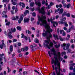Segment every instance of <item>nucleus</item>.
Masks as SVG:
<instances>
[{
	"label": "nucleus",
	"instance_id": "1",
	"mask_svg": "<svg viewBox=\"0 0 75 75\" xmlns=\"http://www.w3.org/2000/svg\"><path fill=\"white\" fill-rule=\"evenodd\" d=\"M44 23V22H42L40 24V25H43V26L45 27L46 30V32L44 30H43L44 33H42V35L43 37H45L46 35L48 34L49 36L47 37V39L48 40L45 41V42H44L43 45H44L45 47H47L48 49H50L51 47H52V45H53V43L52 42H51L50 44H49V42L50 41V38H52V35L50 33H51L52 32V30L50 28V27L49 26V25H47L46 23Z\"/></svg>",
	"mask_w": 75,
	"mask_h": 75
},
{
	"label": "nucleus",
	"instance_id": "2",
	"mask_svg": "<svg viewBox=\"0 0 75 75\" xmlns=\"http://www.w3.org/2000/svg\"><path fill=\"white\" fill-rule=\"evenodd\" d=\"M53 52H54V59L53 58L52 59L51 64H54V65H55V71L57 75H63L61 74L60 73V71L62 72V69H60V67H61V62L57 58L58 55L55 54V51H53Z\"/></svg>",
	"mask_w": 75,
	"mask_h": 75
},
{
	"label": "nucleus",
	"instance_id": "3",
	"mask_svg": "<svg viewBox=\"0 0 75 75\" xmlns=\"http://www.w3.org/2000/svg\"><path fill=\"white\" fill-rule=\"evenodd\" d=\"M36 0H35V3L37 6H38V7L37 8V10H38L39 12L40 13H41L42 14H45V11H44V8H45V7L43 6L41 8V10L40 9V7L41 6V4L40 1H36Z\"/></svg>",
	"mask_w": 75,
	"mask_h": 75
},
{
	"label": "nucleus",
	"instance_id": "4",
	"mask_svg": "<svg viewBox=\"0 0 75 75\" xmlns=\"http://www.w3.org/2000/svg\"><path fill=\"white\" fill-rule=\"evenodd\" d=\"M38 20L39 21H38L37 22L38 24H40V21H41V23H40V25H43V26H44V25H41V24L43 22H44L43 24L46 23V24L47 25H48L47 24V21L45 20V19H46V16H43V15H42L41 16H38Z\"/></svg>",
	"mask_w": 75,
	"mask_h": 75
},
{
	"label": "nucleus",
	"instance_id": "5",
	"mask_svg": "<svg viewBox=\"0 0 75 75\" xmlns=\"http://www.w3.org/2000/svg\"><path fill=\"white\" fill-rule=\"evenodd\" d=\"M51 52H50V51H48V54L50 57H51V55H52V54H53L52 53V52H53L54 55V52H53V51H55V52L56 54L57 55V59L58 56V59L59 60V61H62V59H62V57H61V53H60V52H58V54H56L55 50V49H54V47H53L52 49L51 50Z\"/></svg>",
	"mask_w": 75,
	"mask_h": 75
},
{
	"label": "nucleus",
	"instance_id": "6",
	"mask_svg": "<svg viewBox=\"0 0 75 75\" xmlns=\"http://www.w3.org/2000/svg\"><path fill=\"white\" fill-rule=\"evenodd\" d=\"M70 45V44L69 43H68L67 44V46L66 47V49H65V46H66V44L65 43H63L61 45V46L62 47H63V49L65 51L68 50L69 48V47Z\"/></svg>",
	"mask_w": 75,
	"mask_h": 75
},
{
	"label": "nucleus",
	"instance_id": "7",
	"mask_svg": "<svg viewBox=\"0 0 75 75\" xmlns=\"http://www.w3.org/2000/svg\"><path fill=\"white\" fill-rule=\"evenodd\" d=\"M55 20V18H50V22H51V23L53 25V27H56V26L55 25V21H54V20Z\"/></svg>",
	"mask_w": 75,
	"mask_h": 75
},
{
	"label": "nucleus",
	"instance_id": "8",
	"mask_svg": "<svg viewBox=\"0 0 75 75\" xmlns=\"http://www.w3.org/2000/svg\"><path fill=\"white\" fill-rule=\"evenodd\" d=\"M59 24H64L65 25V27H68V25L67 23V22H63L62 21H60L59 22Z\"/></svg>",
	"mask_w": 75,
	"mask_h": 75
},
{
	"label": "nucleus",
	"instance_id": "9",
	"mask_svg": "<svg viewBox=\"0 0 75 75\" xmlns=\"http://www.w3.org/2000/svg\"><path fill=\"white\" fill-rule=\"evenodd\" d=\"M4 41L3 40L1 41L2 44L0 45V48L1 49H3L4 46H5V44L4 43Z\"/></svg>",
	"mask_w": 75,
	"mask_h": 75
},
{
	"label": "nucleus",
	"instance_id": "10",
	"mask_svg": "<svg viewBox=\"0 0 75 75\" xmlns=\"http://www.w3.org/2000/svg\"><path fill=\"white\" fill-rule=\"evenodd\" d=\"M19 18V17L18 16H13L12 17V19L13 20H18Z\"/></svg>",
	"mask_w": 75,
	"mask_h": 75
},
{
	"label": "nucleus",
	"instance_id": "11",
	"mask_svg": "<svg viewBox=\"0 0 75 75\" xmlns=\"http://www.w3.org/2000/svg\"><path fill=\"white\" fill-rule=\"evenodd\" d=\"M62 16H66L67 17H70V13H68L67 14V12H64L63 13Z\"/></svg>",
	"mask_w": 75,
	"mask_h": 75
},
{
	"label": "nucleus",
	"instance_id": "12",
	"mask_svg": "<svg viewBox=\"0 0 75 75\" xmlns=\"http://www.w3.org/2000/svg\"><path fill=\"white\" fill-rule=\"evenodd\" d=\"M74 26L73 25H72L71 28H69L68 30L67 31V33H70L71 32V30L72 29H74Z\"/></svg>",
	"mask_w": 75,
	"mask_h": 75
},
{
	"label": "nucleus",
	"instance_id": "13",
	"mask_svg": "<svg viewBox=\"0 0 75 75\" xmlns=\"http://www.w3.org/2000/svg\"><path fill=\"white\" fill-rule=\"evenodd\" d=\"M75 63H73V64H70L69 66V69L71 70H72L73 69V67H74V66L75 65Z\"/></svg>",
	"mask_w": 75,
	"mask_h": 75
},
{
	"label": "nucleus",
	"instance_id": "14",
	"mask_svg": "<svg viewBox=\"0 0 75 75\" xmlns=\"http://www.w3.org/2000/svg\"><path fill=\"white\" fill-rule=\"evenodd\" d=\"M28 50V47H25L24 48H23L21 49L22 51H27Z\"/></svg>",
	"mask_w": 75,
	"mask_h": 75
},
{
	"label": "nucleus",
	"instance_id": "15",
	"mask_svg": "<svg viewBox=\"0 0 75 75\" xmlns=\"http://www.w3.org/2000/svg\"><path fill=\"white\" fill-rule=\"evenodd\" d=\"M29 21V18H25L24 20V22L25 23H28Z\"/></svg>",
	"mask_w": 75,
	"mask_h": 75
},
{
	"label": "nucleus",
	"instance_id": "16",
	"mask_svg": "<svg viewBox=\"0 0 75 75\" xmlns=\"http://www.w3.org/2000/svg\"><path fill=\"white\" fill-rule=\"evenodd\" d=\"M69 75H75V68L73 69V72L70 73Z\"/></svg>",
	"mask_w": 75,
	"mask_h": 75
},
{
	"label": "nucleus",
	"instance_id": "17",
	"mask_svg": "<svg viewBox=\"0 0 75 75\" xmlns=\"http://www.w3.org/2000/svg\"><path fill=\"white\" fill-rule=\"evenodd\" d=\"M53 37H54L55 40H58V35H57L53 34Z\"/></svg>",
	"mask_w": 75,
	"mask_h": 75
},
{
	"label": "nucleus",
	"instance_id": "18",
	"mask_svg": "<svg viewBox=\"0 0 75 75\" xmlns=\"http://www.w3.org/2000/svg\"><path fill=\"white\" fill-rule=\"evenodd\" d=\"M21 38H25V40H26V41H27V40L28 38H27V37L26 36H24V34H23V33H22L21 34Z\"/></svg>",
	"mask_w": 75,
	"mask_h": 75
},
{
	"label": "nucleus",
	"instance_id": "19",
	"mask_svg": "<svg viewBox=\"0 0 75 75\" xmlns=\"http://www.w3.org/2000/svg\"><path fill=\"white\" fill-rule=\"evenodd\" d=\"M11 32H9V33L8 34V36L11 39L13 38V36H12V35H11Z\"/></svg>",
	"mask_w": 75,
	"mask_h": 75
},
{
	"label": "nucleus",
	"instance_id": "20",
	"mask_svg": "<svg viewBox=\"0 0 75 75\" xmlns=\"http://www.w3.org/2000/svg\"><path fill=\"white\" fill-rule=\"evenodd\" d=\"M19 4L20 6H22L23 8H24L25 7V4L23 2H20Z\"/></svg>",
	"mask_w": 75,
	"mask_h": 75
},
{
	"label": "nucleus",
	"instance_id": "21",
	"mask_svg": "<svg viewBox=\"0 0 75 75\" xmlns=\"http://www.w3.org/2000/svg\"><path fill=\"white\" fill-rule=\"evenodd\" d=\"M17 1V0H11V2H12L13 5H16L17 3L14 2Z\"/></svg>",
	"mask_w": 75,
	"mask_h": 75
},
{
	"label": "nucleus",
	"instance_id": "22",
	"mask_svg": "<svg viewBox=\"0 0 75 75\" xmlns=\"http://www.w3.org/2000/svg\"><path fill=\"white\" fill-rule=\"evenodd\" d=\"M59 39L61 41H63L65 40V38H62L61 36L59 37Z\"/></svg>",
	"mask_w": 75,
	"mask_h": 75
},
{
	"label": "nucleus",
	"instance_id": "23",
	"mask_svg": "<svg viewBox=\"0 0 75 75\" xmlns=\"http://www.w3.org/2000/svg\"><path fill=\"white\" fill-rule=\"evenodd\" d=\"M64 10L62 8H61L60 10H59V14H62V13H63V11Z\"/></svg>",
	"mask_w": 75,
	"mask_h": 75
},
{
	"label": "nucleus",
	"instance_id": "24",
	"mask_svg": "<svg viewBox=\"0 0 75 75\" xmlns=\"http://www.w3.org/2000/svg\"><path fill=\"white\" fill-rule=\"evenodd\" d=\"M71 7V4H68L67 5V8H69V7Z\"/></svg>",
	"mask_w": 75,
	"mask_h": 75
},
{
	"label": "nucleus",
	"instance_id": "25",
	"mask_svg": "<svg viewBox=\"0 0 75 75\" xmlns=\"http://www.w3.org/2000/svg\"><path fill=\"white\" fill-rule=\"evenodd\" d=\"M29 13V11L28 10H26L25 11V12L24 13V16H26L27 15V14H28Z\"/></svg>",
	"mask_w": 75,
	"mask_h": 75
},
{
	"label": "nucleus",
	"instance_id": "26",
	"mask_svg": "<svg viewBox=\"0 0 75 75\" xmlns=\"http://www.w3.org/2000/svg\"><path fill=\"white\" fill-rule=\"evenodd\" d=\"M3 55H4V54H0V62L2 61L3 58H2V56H3Z\"/></svg>",
	"mask_w": 75,
	"mask_h": 75
},
{
	"label": "nucleus",
	"instance_id": "27",
	"mask_svg": "<svg viewBox=\"0 0 75 75\" xmlns=\"http://www.w3.org/2000/svg\"><path fill=\"white\" fill-rule=\"evenodd\" d=\"M4 9L6 10V11H4L2 13L3 14H6L7 13V7H6L4 8Z\"/></svg>",
	"mask_w": 75,
	"mask_h": 75
},
{
	"label": "nucleus",
	"instance_id": "28",
	"mask_svg": "<svg viewBox=\"0 0 75 75\" xmlns=\"http://www.w3.org/2000/svg\"><path fill=\"white\" fill-rule=\"evenodd\" d=\"M59 10H60V9L58 8L57 10H55V13L56 14H58L59 13Z\"/></svg>",
	"mask_w": 75,
	"mask_h": 75
},
{
	"label": "nucleus",
	"instance_id": "29",
	"mask_svg": "<svg viewBox=\"0 0 75 75\" xmlns=\"http://www.w3.org/2000/svg\"><path fill=\"white\" fill-rule=\"evenodd\" d=\"M23 16H24V15H21L20 18L19 19V20H21V21H23Z\"/></svg>",
	"mask_w": 75,
	"mask_h": 75
},
{
	"label": "nucleus",
	"instance_id": "30",
	"mask_svg": "<svg viewBox=\"0 0 75 75\" xmlns=\"http://www.w3.org/2000/svg\"><path fill=\"white\" fill-rule=\"evenodd\" d=\"M13 45H11L10 46V50L11 52H12V51H13Z\"/></svg>",
	"mask_w": 75,
	"mask_h": 75
},
{
	"label": "nucleus",
	"instance_id": "31",
	"mask_svg": "<svg viewBox=\"0 0 75 75\" xmlns=\"http://www.w3.org/2000/svg\"><path fill=\"white\" fill-rule=\"evenodd\" d=\"M11 32H14L16 31V28H14L13 29L11 28Z\"/></svg>",
	"mask_w": 75,
	"mask_h": 75
},
{
	"label": "nucleus",
	"instance_id": "32",
	"mask_svg": "<svg viewBox=\"0 0 75 75\" xmlns=\"http://www.w3.org/2000/svg\"><path fill=\"white\" fill-rule=\"evenodd\" d=\"M55 46L56 48H59V47H60V45L59 44L56 45Z\"/></svg>",
	"mask_w": 75,
	"mask_h": 75
},
{
	"label": "nucleus",
	"instance_id": "33",
	"mask_svg": "<svg viewBox=\"0 0 75 75\" xmlns=\"http://www.w3.org/2000/svg\"><path fill=\"white\" fill-rule=\"evenodd\" d=\"M30 6L31 7H33L34 6V2H32L30 3Z\"/></svg>",
	"mask_w": 75,
	"mask_h": 75
},
{
	"label": "nucleus",
	"instance_id": "34",
	"mask_svg": "<svg viewBox=\"0 0 75 75\" xmlns=\"http://www.w3.org/2000/svg\"><path fill=\"white\" fill-rule=\"evenodd\" d=\"M39 41L37 39H35L34 40V42H35L36 43H38Z\"/></svg>",
	"mask_w": 75,
	"mask_h": 75
},
{
	"label": "nucleus",
	"instance_id": "35",
	"mask_svg": "<svg viewBox=\"0 0 75 75\" xmlns=\"http://www.w3.org/2000/svg\"><path fill=\"white\" fill-rule=\"evenodd\" d=\"M62 31L63 32V34H62V35L63 36H65L66 34H65V32L64 30H62Z\"/></svg>",
	"mask_w": 75,
	"mask_h": 75
},
{
	"label": "nucleus",
	"instance_id": "36",
	"mask_svg": "<svg viewBox=\"0 0 75 75\" xmlns=\"http://www.w3.org/2000/svg\"><path fill=\"white\" fill-rule=\"evenodd\" d=\"M68 51L67 52V53H71V50L68 48Z\"/></svg>",
	"mask_w": 75,
	"mask_h": 75
},
{
	"label": "nucleus",
	"instance_id": "37",
	"mask_svg": "<svg viewBox=\"0 0 75 75\" xmlns=\"http://www.w3.org/2000/svg\"><path fill=\"white\" fill-rule=\"evenodd\" d=\"M26 33L27 34L28 33V34H31V32H30V31H29V30H26Z\"/></svg>",
	"mask_w": 75,
	"mask_h": 75
},
{
	"label": "nucleus",
	"instance_id": "38",
	"mask_svg": "<svg viewBox=\"0 0 75 75\" xmlns=\"http://www.w3.org/2000/svg\"><path fill=\"white\" fill-rule=\"evenodd\" d=\"M30 10L31 11H34L35 10L34 8H30Z\"/></svg>",
	"mask_w": 75,
	"mask_h": 75
},
{
	"label": "nucleus",
	"instance_id": "39",
	"mask_svg": "<svg viewBox=\"0 0 75 75\" xmlns=\"http://www.w3.org/2000/svg\"><path fill=\"white\" fill-rule=\"evenodd\" d=\"M10 1V0H3L2 2L4 3V2H8Z\"/></svg>",
	"mask_w": 75,
	"mask_h": 75
},
{
	"label": "nucleus",
	"instance_id": "40",
	"mask_svg": "<svg viewBox=\"0 0 75 75\" xmlns=\"http://www.w3.org/2000/svg\"><path fill=\"white\" fill-rule=\"evenodd\" d=\"M17 29L18 30H19V31H21V27L19 26H18L17 28Z\"/></svg>",
	"mask_w": 75,
	"mask_h": 75
},
{
	"label": "nucleus",
	"instance_id": "41",
	"mask_svg": "<svg viewBox=\"0 0 75 75\" xmlns=\"http://www.w3.org/2000/svg\"><path fill=\"white\" fill-rule=\"evenodd\" d=\"M71 48L72 49H74L75 48V46L74 44H72L71 45Z\"/></svg>",
	"mask_w": 75,
	"mask_h": 75
},
{
	"label": "nucleus",
	"instance_id": "42",
	"mask_svg": "<svg viewBox=\"0 0 75 75\" xmlns=\"http://www.w3.org/2000/svg\"><path fill=\"white\" fill-rule=\"evenodd\" d=\"M32 16H34V17L36 16V13H35V12H33L32 13Z\"/></svg>",
	"mask_w": 75,
	"mask_h": 75
},
{
	"label": "nucleus",
	"instance_id": "43",
	"mask_svg": "<svg viewBox=\"0 0 75 75\" xmlns=\"http://www.w3.org/2000/svg\"><path fill=\"white\" fill-rule=\"evenodd\" d=\"M37 47V45H35V46H33V45H32L30 46V47L31 48H33V47Z\"/></svg>",
	"mask_w": 75,
	"mask_h": 75
},
{
	"label": "nucleus",
	"instance_id": "44",
	"mask_svg": "<svg viewBox=\"0 0 75 75\" xmlns=\"http://www.w3.org/2000/svg\"><path fill=\"white\" fill-rule=\"evenodd\" d=\"M10 22H8L6 24V25H10Z\"/></svg>",
	"mask_w": 75,
	"mask_h": 75
},
{
	"label": "nucleus",
	"instance_id": "45",
	"mask_svg": "<svg viewBox=\"0 0 75 75\" xmlns=\"http://www.w3.org/2000/svg\"><path fill=\"white\" fill-rule=\"evenodd\" d=\"M65 20H66V18H63L62 19V21H62V22H63V21H65Z\"/></svg>",
	"mask_w": 75,
	"mask_h": 75
},
{
	"label": "nucleus",
	"instance_id": "46",
	"mask_svg": "<svg viewBox=\"0 0 75 75\" xmlns=\"http://www.w3.org/2000/svg\"><path fill=\"white\" fill-rule=\"evenodd\" d=\"M7 69L8 70V72H10V71H11L9 67H8L7 68Z\"/></svg>",
	"mask_w": 75,
	"mask_h": 75
},
{
	"label": "nucleus",
	"instance_id": "47",
	"mask_svg": "<svg viewBox=\"0 0 75 75\" xmlns=\"http://www.w3.org/2000/svg\"><path fill=\"white\" fill-rule=\"evenodd\" d=\"M63 6L64 8H67V5H66L65 4H63Z\"/></svg>",
	"mask_w": 75,
	"mask_h": 75
},
{
	"label": "nucleus",
	"instance_id": "48",
	"mask_svg": "<svg viewBox=\"0 0 75 75\" xmlns=\"http://www.w3.org/2000/svg\"><path fill=\"white\" fill-rule=\"evenodd\" d=\"M17 40L16 39H13V42H16L17 41Z\"/></svg>",
	"mask_w": 75,
	"mask_h": 75
},
{
	"label": "nucleus",
	"instance_id": "49",
	"mask_svg": "<svg viewBox=\"0 0 75 75\" xmlns=\"http://www.w3.org/2000/svg\"><path fill=\"white\" fill-rule=\"evenodd\" d=\"M40 35V33H39V31H38L37 34V37H39Z\"/></svg>",
	"mask_w": 75,
	"mask_h": 75
},
{
	"label": "nucleus",
	"instance_id": "50",
	"mask_svg": "<svg viewBox=\"0 0 75 75\" xmlns=\"http://www.w3.org/2000/svg\"><path fill=\"white\" fill-rule=\"evenodd\" d=\"M59 16L58 15H57L56 16H55V18L56 19H58L59 17Z\"/></svg>",
	"mask_w": 75,
	"mask_h": 75
},
{
	"label": "nucleus",
	"instance_id": "51",
	"mask_svg": "<svg viewBox=\"0 0 75 75\" xmlns=\"http://www.w3.org/2000/svg\"><path fill=\"white\" fill-rule=\"evenodd\" d=\"M2 17H5V18H7V15H5L4 16H2Z\"/></svg>",
	"mask_w": 75,
	"mask_h": 75
},
{
	"label": "nucleus",
	"instance_id": "52",
	"mask_svg": "<svg viewBox=\"0 0 75 75\" xmlns=\"http://www.w3.org/2000/svg\"><path fill=\"white\" fill-rule=\"evenodd\" d=\"M18 11V9H17V8L16 7L15 8V13L17 12Z\"/></svg>",
	"mask_w": 75,
	"mask_h": 75
},
{
	"label": "nucleus",
	"instance_id": "53",
	"mask_svg": "<svg viewBox=\"0 0 75 75\" xmlns=\"http://www.w3.org/2000/svg\"><path fill=\"white\" fill-rule=\"evenodd\" d=\"M50 8H51V7L50 6V5H48L47 6V7L46 8L47 9V8H48V9H50Z\"/></svg>",
	"mask_w": 75,
	"mask_h": 75
},
{
	"label": "nucleus",
	"instance_id": "54",
	"mask_svg": "<svg viewBox=\"0 0 75 75\" xmlns=\"http://www.w3.org/2000/svg\"><path fill=\"white\" fill-rule=\"evenodd\" d=\"M52 75H56L55 71H54L52 73Z\"/></svg>",
	"mask_w": 75,
	"mask_h": 75
},
{
	"label": "nucleus",
	"instance_id": "55",
	"mask_svg": "<svg viewBox=\"0 0 75 75\" xmlns=\"http://www.w3.org/2000/svg\"><path fill=\"white\" fill-rule=\"evenodd\" d=\"M62 54H63V55H66V52H62Z\"/></svg>",
	"mask_w": 75,
	"mask_h": 75
},
{
	"label": "nucleus",
	"instance_id": "56",
	"mask_svg": "<svg viewBox=\"0 0 75 75\" xmlns=\"http://www.w3.org/2000/svg\"><path fill=\"white\" fill-rule=\"evenodd\" d=\"M69 25H72V23L71 22H69Z\"/></svg>",
	"mask_w": 75,
	"mask_h": 75
},
{
	"label": "nucleus",
	"instance_id": "57",
	"mask_svg": "<svg viewBox=\"0 0 75 75\" xmlns=\"http://www.w3.org/2000/svg\"><path fill=\"white\" fill-rule=\"evenodd\" d=\"M45 3V1H43L42 2V4H44Z\"/></svg>",
	"mask_w": 75,
	"mask_h": 75
},
{
	"label": "nucleus",
	"instance_id": "58",
	"mask_svg": "<svg viewBox=\"0 0 75 75\" xmlns=\"http://www.w3.org/2000/svg\"><path fill=\"white\" fill-rule=\"evenodd\" d=\"M23 75H25V74H27V72L26 71H24L23 72Z\"/></svg>",
	"mask_w": 75,
	"mask_h": 75
},
{
	"label": "nucleus",
	"instance_id": "59",
	"mask_svg": "<svg viewBox=\"0 0 75 75\" xmlns=\"http://www.w3.org/2000/svg\"><path fill=\"white\" fill-rule=\"evenodd\" d=\"M59 7L60 8H61L62 7V4H60Z\"/></svg>",
	"mask_w": 75,
	"mask_h": 75
},
{
	"label": "nucleus",
	"instance_id": "60",
	"mask_svg": "<svg viewBox=\"0 0 75 75\" xmlns=\"http://www.w3.org/2000/svg\"><path fill=\"white\" fill-rule=\"evenodd\" d=\"M29 54V53H28V52H27L25 53V55H28Z\"/></svg>",
	"mask_w": 75,
	"mask_h": 75
},
{
	"label": "nucleus",
	"instance_id": "61",
	"mask_svg": "<svg viewBox=\"0 0 75 75\" xmlns=\"http://www.w3.org/2000/svg\"><path fill=\"white\" fill-rule=\"evenodd\" d=\"M15 55H16V54H15V53H14L13 54L12 57V58H13V57H14V56H15Z\"/></svg>",
	"mask_w": 75,
	"mask_h": 75
},
{
	"label": "nucleus",
	"instance_id": "62",
	"mask_svg": "<svg viewBox=\"0 0 75 75\" xmlns=\"http://www.w3.org/2000/svg\"><path fill=\"white\" fill-rule=\"evenodd\" d=\"M21 21H21V20H20L19 19L18 20V23L19 24H20L21 23Z\"/></svg>",
	"mask_w": 75,
	"mask_h": 75
},
{
	"label": "nucleus",
	"instance_id": "63",
	"mask_svg": "<svg viewBox=\"0 0 75 75\" xmlns=\"http://www.w3.org/2000/svg\"><path fill=\"white\" fill-rule=\"evenodd\" d=\"M50 4L51 6H53V5H54V3H52V2H51Z\"/></svg>",
	"mask_w": 75,
	"mask_h": 75
},
{
	"label": "nucleus",
	"instance_id": "64",
	"mask_svg": "<svg viewBox=\"0 0 75 75\" xmlns=\"http://www.w3.org/2000/svg\"><path fill=\"white\" fill-rule=\"evenodd\" d=\"M64 58L65 59H67V56L66 55H65L64 56Z\"/></svg>",
	"mask_w": 75,
	"mask_h": 75
}]
</instances>
